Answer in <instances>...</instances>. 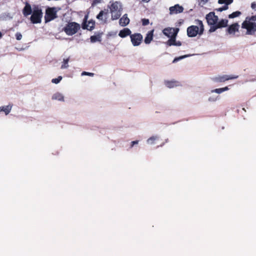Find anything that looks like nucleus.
<instances>
[{"instance_id":"obj_1","label":"nucleus","mask_w":256,"mask_h":256,"mask_svg":"<svg viewBox=\"0 0 256 256\" xmlns=\"http://www.w3.org/2000/svg\"><path fill=\"white\" fill-rule=\"evenodd\" d=\"M178 28H166L163 30L162 32L170 39L166 42L168 46H180L182 43L180 41L176 40V37L178 32Z\"/></svg>"},{"instance_id":"obj_2","label":"nucleus","mask_w":256,"mask_h":256,"mask_svg":"<svg viewBox=\"0 0 256 256\" xmlns=\"http://www.w3.org/2000/svg\"><path fill=\"white\" fill-rule=\"evenodd\" d=\"M108 7L111 14L112 20H116L120 18L122 10V4L120 2H110Z\"/></svg>"},{"instance_id":"obj_3","label":"nucleus","mask_w":256,"mask_h":256,"mask_svg":"<svg viewBox=\"0 0 256 256\" xmlns=\"http://www.w3.org/2000/svg\"><path fill=\"white\" fill-rule=\"evenodd\" d=\"M196 26H191L187 28V34L188 37H194L197 34L202 35L204 30V26L202 20H196Z\"/></svg>"},{"instance_id":"obj_4","label":"nucleus","mask_w":256,"mask_h":256,"mask_svg":"<svg viewBox=\"0 0 256 256\" xmlns=\"http://www.w3.org/2000/svg\"><path fill=\"white\" fill-rule=\"evenodd\" d=\"M229 90L228 86H226L222 88H218L214 90H211L207 93L208 95V101L209 102H215L220 100L219 94L228 91Z\"/></svg>"},{"instance_id":"obj_5","label":"nucleus","mask_w":256,"mask_h":256,"mask_svg":"<svg viewBox=\"0 0 256 256\" xmlns=\"http://www.w3.org/2000/svg\"><path fill=\"white\" fill-rule=\"evenodd\" d=\"M80 29V25L75 22H68L64 28L63 30L68 36H72L76 34Z\"/></svg>"},{"instance_id":"obj_6","label":"nucleus","mask_w":256,"mask_h":256,"mask_svg":"<svg viewBox=\"0 0 256 256\" xmlns=\"http://www.w3.org/2000/svg\"><path fill=\"white\" fill-rule=\"evenodd\" d=\"M242 28L246 30V34L253 35L256 32V22H250L248 19L244 20L242 24Z\"/></svg>"},{"instance_id":"obj_7","label":"nucleus","mask_w":256,"mask_h":256,"mask_svg":"<svg viewBox=\"0 0 256 256\" xmlns=\"http://www.w3.org/2000/svg\"><path fill=\"white\" fill-rule=\"evenodd\" d=\"M42 16V10L38 8H35L34 10L32 15L30 16L31 22L33 24H38L41 22Z\"/></svg>"},{"instance_id":"obj_8","label":"nucleus","mask_w":256,"mask_h":256,"mask_svg":"<svg viewBox=\"0 0 256 256\" xmlns=\"http://www.w3.org/2000/svg\"><path fill=\"white\" fill-rule=\"evenodd\" d=\"M206 18L208 25L210 26H216L218 18L214 12H210L206 15Z\"/></svg>"},{"instance_id":"obj_9","label":"nucleus","mask_w":256,"mask_h":256,"mask_svg":"<svg viewBox=\"0 0 256 256\" xmlns=\"http://www.w3.org/2000/svg\"><path fill=\"white\" fill-rule=\"evenodd\" d=\"M130 40L134 46H137L140 44L143 39L142 36L139 33H135L130 36Z\"/></svg>"},{"instance_id":"obj_10","label":"nucleus","mask_w":256,"mask_h":256,"mask_svg":"<svg viewBox=\"0 0 256 256\" xmlns=\"http://www.w3.org/2000/svg\"><path fill=\"white\" fill-rule=\"evenodd\" d=\"M56 11L54 8H50L46 9L45 20L46 22H50L56 18Z\"/></svg>"},{"instance_id":"obj_11","label":"nucleus","mask_w":256,"mask_h":256,"mask_svg":"<svg viewBox=\"0 0 256 256\" xmlns=\"http://www.w3.org/2000/svg\"><path fill=\"white\" fill-rule=\"evenodd\" d=\"M228 20L226 19H222L220 22L218 21L216 26H210L209 30L210 32H215L217 29L222 28H224L227 26Z\"/></svg>"},{"instance_id":"obj_12","label":"nucleus","mask_w":256,"mask_h":256,"mask_svg":"<svg viewBox=\"0 0 256 256\" xmlns=\"http://www.w3.org/2000/svg\"><path fill=\"white\" fill-rule=\"evenodd\" d=\"M184 10V8L182 6L178 4H176L169 8L170 14L172 15L180 14L183 12Z\"/></svg>"},{"instance_id":"obj_13","label":"nucleus","mask_w":256,"mask_h":256,"mask_svg":"<svg viewBox=\"0 0 256 256\" xmlns=\"http://www.w3.org/2000/svg\"><path fill=\"white\" fill-rule=\"evenodd\" d=\"M238 77V76L223 75L215 78L214 81L218 82H224L230 80L237 78Z\"/></svg>"},{"instance_id":"obj_14","label":"nucleus","mask_w":256,"mask_h":256,"mask_svg":"<svg viewBox=\"0 0 256 256\" xmlns=\"http://www.w3.org/2000/svg\"><path fill=\"white\" fill-rule=\"evenodd\" d=\"M233 2V0H218V3L220 4H225L222 7L218 8L216 10L218 12H222L224 10H227L228 8V5L230 4Z\"/></svg>"},{"instance_id":"obj_15","label":"nucleus","mask_w":256,"mask_h":256,"mask_svg":"<svg viewBox=\"0 0 256 256\" xmlns=\"http://www.w3.org/2000/svg\"><path fill=\"white\" fill-rule=\"evenodd\" d=\"M160 136L158 134L152 135L147 139L146 142L148 145H154L160 139Z\"/></svg>"},{"instance_id":"obj_16","label":"nucleus","mask_w":256,"mask_h":256,"mask_svg":"<svg viewBox=\"0 0 256 256\" xmlns=\"http://www.w3.org/2000/svg\"><path fill=\"white\" fill-rule=\"evenodd\" d=\"M108 12L101 10L98 14L96 16V18L102 21L104 24L106 23L108 19Z\"/></svg>"},{"instance_id":"obj_17","label":"nucleus","mask_w":256,"mask_h":256,"mask_svg":"<svg viewBox=\"0 0 256 256\" xmlns=\"http://www.w3.org/2000/svg\"><path fill=\"white\" fill-rule=\"evenodd\" d=\"M239 28V25L237 23L234 24L228 28V32L230 34H234L235 32L238 31Z\"/></svg>"},{"instance_id":"obj_18","label":"nucleus","mask_w":256,"mask_h":256,"mask_svg":"<svg viewBox=\"0 0 256 256\" xmlns=\"http://www.w3.org/2000/svg\"><path fill=\"white\" fill-rule=\"evenodd\" d=\"M129 22L130 19L128 18L126 14H124L119 20V24L122 26H127Z\"/></svg>"},{"instance_id":"obj_19","label":"nucleus","mask_w":256,"mask_h":256,"mask_svg":"<svg viewBox=\"0 0 256 256\" xmlns=\"http://www.w3.org/2000/svg\"><path fill=\"white\" fill-rule=\"evenodd\" d=\"M12 108V105L8 104L0 106V112H3L6 115H8L10 112Z\"/></svg>"},{"instance_id":"obj_20","label":"nucleus","mask_w":256,"mask_h":256,"mask_svg":"<svg viewBox=\"0 0 256 256\" xmlns=\"http://www.w3.org/2000/svg\"><path fill=\"white\" fill-rule=\"evenodd\" d=\"M130 35L131 31L128 28H124L123 30H121L118 34V36L122 38H125L128 36Z\"/></svg>"},{"instance_id":"obj_21","label":"nucleus","mask_w":256,"mask_h":256,"mask_svg":"<svg viewBox=\"0 0 256 256\" xmlns=\"http://www.w3.org/2000/svg\"><path fill=\"white\" fill-rule=\"evenodd\" d=\"M22 12L24 15L26 16L32 14V10L30 5L29 4L26 3V6L23 9Z\"/></svg>"},{"instance_id":"obj_22","label":"nucleus","mask_w":256,"mask_h":256,"mask_svg":"<svg viewBox=\"0 0 256 256\" xmlns=\"http://www.w3.org/2000/svg\"><path fill=\"white\" fill-rule=\"evenodd\" d=\"M154 30L149 31L144 38V42L146 44H150L153 39Z\"/></svg>"},{"instance_id":"obj_23","label":"nucleus","mask_w":256,"mask_h":256,"mask_svg":"<svg viewBox=\"0 0 256 256\" xmlns=\"http://www.w3.org/2000/svg\"><path fill=\"white\" fill-rule=\"evenodd\" d=\"M52 100H56L60 102H64V96L60 92H57L54 94L52 96Z\"/></svg>"},{"instance_id":"obj_24","label":"nucleus","mask_w":256,"mask_h":256,"mask_svg":"<svg viewBox=\"0 0 256 256\" xmlns=\"http://www.w3.org/2000/svg\"><path fill=\"white\" fill-rule=\"evenodd\" d=\"M178 82L176 81H166L165 84L168 88H173L178 86Z\"/></svg>"},{"instance_id":"obj_25","label":"nucleus","mask_w":256,"mask_h":256,"mask_svg":"<svg viewBox=\"0 0 256 256\" xmlns=\"http://www.w3.org/2000/svg\"><path fill=\"white\" fill-rule=\"evenodd\" d=\"M94 26V22H88V24H84L82 26L84 29H87L92 30Z\"/></svg>"},{"instance_id":"obj_26","label":"nucleus","mask_w":256,"mask_h":256,"mask_svg":"<svg viewBox=\"0 0 256 256\" xmlns=\"http://www.w3.org/2000/svg\"><path fill=\"white\" fill-rule=\"evenodd\" d=\"M196 54H186V55H184V56H178V57H176V58H174V60H173L172 61V62L173 63H176L178 62L179 60H182L184 58H188V57H190V56H194V55H196Z\"/></svg>"},{"instance_id":"obj_27","label":"nucleus","mask_w":256,"mask_h":256,"mask_svg":"<svg viewBox=\"0 0 256 256\" xmlns=\"http://www.w3.org/2000/svg\"><path fill=\"white\" fill-rule=\"evenodd\" d=\"M69 58H64L61 66V69L67 68L68 66Z\"/></svg>"},{"instance_id":"obj_28","label":"nucleus","mask_w":256,"mask_h":256,"mask_svg":"<svg viewBox=\"0 0 256 256\" xmlns=\"http://www.w3.org/2000/svg\"><path fill=\"white\" fill-rule=\"evenodd\" d=\"M90 42L92 43L96 42H100V38L98 36H91L90 38Z\"/></svg>"},{"instance_id":"obj_29","label":"nucleus","mask_w":256,"mask_h":256,"mask_svg":"<svg viewBox=\"0 0 256 256\" xmlns=\"http://www.w3.org/2000/svg\"><path fill=\"white\" fill-rule=\"evenodd\" d=\"M241 14V12L239 11H236L235 12H232L228 16V18H233L236 17L240 16Z\"/></svg>"},{"instance_id":"obj_30","label":"nucleus","mask_w":256,"mask_h":256,"mask_svg":"<svg viewBox=\"0 0 256 256\" xmlns=\"http://www.w3.org/2000/svg\"><path fill=\"white\" fill-rule=\"evenodd\" d=\"M62 80V76H58V78H53L52 80V83H54V84H58L60 82V80Z\"/></svg>"},{"instance_id":"obj_31","label":"nucleus","mask_w":256,"mask_h":256,"mask_svg":"<svg viewBox=\"0 0 256 256\" xmlns=\"http://www.w3.org/2000/svg\"><path fill=\"white\" fill-rule=\"evenodd\" d=\"M249 20V21L252 22H256V16H254L251 17H246L245 20Z\"/></svg>"},{"instance_id":"obj_32","label":"nucleus","mask_w":256,"mask_h":256,"mask_svg":"<svg viewBox=\"0 0 256 256\" xmlns=\"http://www.w3.org/2000/svg\"><path fill=\"white\" fill-rule=\"evenodd\" d=\"M210 0H199V4L202 6L206 4Z\"/></svg>"},{"instance_id":"obj_33","label":"nucleus","mask_w":256,"mask_h":256,"mask_svg":"<svg viewBox=\"0 0 256 256\" xmlns=\"http://www.w3.org/2000/svg\"><path fill=\"white\" fill-rule=\"evenodd\" d=\"M149 24V20L146 18L142 19V24L143 26H146Z\"/></svg>"},{"instance_id":"obj_34","label":"nucleus","mask_w":256,"mask_h":256,"mask_svg":"<svg viewBox=\"0 0 256 256\" xmlns=\"http://www.w3.org/2000/svg\"><path fill=\"white\" fill-rule=\"evenodd\" d=\"M16 37L17 40H20L22 38V35L20 32H16Z\"/></svg>"},{"instance_id":"obj_35","label":"nucleus","mask_w":256,"mask_h":256,"mask_svg":"<svg viewBox=\"0 0 256 256\" xmlns=\"http://www.w3.org/2000/svg\"><path fill=\"white\" fill-rule=\"evenodd\" d=\"M82 76L87 75V76H93L94 75V74L91 73V72H84L82 73Z\"/></svg>"},{"instance_id":"obj_36","label":"nucleus","mask_w":256,"mask_h":256,"mask_svg":"<svg viewBox=\"0 0 256 256\" xmlns=\"http://www.w3.org/2000/svg\"><path fill=\"white\" fill-rule=\"evenodd\" d=\"M138 143V140H134L131 142V147H132L134 144Z\"/></svg>"},{"instance_id":"obj_37","label":"nucleus","mask_w":256,"mask_h":256,"mask_svg":"<svg viewBox=\"0 0 256 256\" xmlns=\"http://www.w3.org/2000/svg\"><path fill=\"white\" fill-rule=\"evenodd\" d=\"M102 0H94L93 2L94 4H96L101 3Z\"/></svg>"},{"instance_id":"obj_38","label":"nucleus","mask_w":256,"mask_h":256,"mask_svg":"<svg viewBox=\"0 0 256 256\" xmlns=\"http://www.w3.org/2000/svg\"><path fill=\"white\" fill-rule=\"evenodd\" d=\"M251 7L252 9H256V4L254 2H253L251 4Z\"/></svg>"},{"instance_id":"obj_39","label":"nucleus","mask_w":256,"mask_h":256,"mask_svg":"<svg viewBox=\"0 0 256 256\" xmlns=\"http://www.w3.org/2000/svg\"><path fill=\"white\" fill-rule=\"evenodd\" d=\"M150 0H142V2H148L150 1Z\"/></svg>"},{"instance_id":"obj_40","label":"nucleus","mask_w":256,"mask_h":256,"mask_svg":"<svg viewBox=\"0 0 256 256\" xmlns=\"http://www.w3.org/2000/svg\"><path fill=\"white\" fill-rule=\"evenodd\" d=\"M2 37V32H0V38H1Z\"/></svg>"},{"instance_id":"obj_41","label":"nucleus","mask_w":256,"mask_h":256,"mask_svg":"<svg viewBox=\"0 0 256 256\" xmlns=\"http://www.w3.org/2000/svg\"><path fill=\"white\" fill-rule=\"evenodd\" d=\"M242 110H244V111H246L244 108H243Z\"/></svg>"}]
</instances>
